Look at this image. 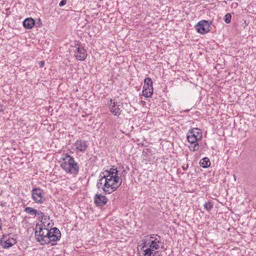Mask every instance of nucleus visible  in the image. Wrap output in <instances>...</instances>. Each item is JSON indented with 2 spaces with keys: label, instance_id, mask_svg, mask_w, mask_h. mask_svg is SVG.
<instances>
[{
  "label": "nucleus",
  "instance_id": "25",
  "mask_svg": "<svg viewBox=\"0 0 256 256\" xmlns=\"http://www.w3.org/2000/svg\"><path fill=\"white\" fill-rule=\"evenodd\" d=\"M66 3V0H62L61 2L59 4L60 6H63Z\"/></svg>",
  "mask_w": 256,
  "mask_h": 256
},
{
  "label": "nucleus",
  "instance_id": "20",
  "mask_svg": "<svg viewBox=\"0 0 256 256\" xmlns=\"http://www.w3.org/2000/svg\"><path fill=\"white\" fill-rule=\"evenodd\" d=\"M204 208L208 211H210L213 208V204L211 202H205L204 205Z\"/></svg>",
  "mask_w": 256,
  "mask_h": 256
},
{
  "label": "nucleus",
  "instance_id": "18",
  "mask_svg": "<svg viewBox=\"0 0 256 256\" xmlns=\"http://www.w3.org/2000/svg\"><path fill=\"white\" fill-rule=\"evenodd\" d=\"M24 212L30 215L36 216L37 210L32 207H26Z\"/></svg>",
  "mask_w": 256,
  "mask_h": 256
},
{
  "label": "nucleus",
  "instance_id": "1",
  "mask_svg": "<svg viewBox=\"0 0 256 256\" xmlns=\"http://www.w3.org/2000/svg\"><path fill=\"white\" fill-rule=\"evenodd\" d=\"M122 182V178L118 176V170L113 166L109 170L100 172L96 188L105 194H110L121 186Z\"/></svg>",
  "mask_w": 256,
  "mask_h": 256
},
{
  "label": "nucleus",
  "instance_id": "11",
  "mask_svg": "<svg viewBox=\"0 0 256 256\" xmlns=\"http://www.w3.org/2000/svg\"><path fill=\"white\" fill-rule=\"evenodd\" d=\"M50 232L48 234L49 244L52 242H55L60 240L61 237V233L60 230L57 228H54L49 230Z\"/></svg>",
  "mask_w": 256,
  "mask_h": 256
},
{
  "label": "nucleus",
  "instance_id": "29",
  "mask_svg": "<svg viewBox=\"0 0 256 256\" xmlns=\"http://www.w3.org/2000/svg\"><path fill=\"white\" fill-rule=\"evenodd\" d=\"M56 244V243H52V246H54Z\"/></svg>",
  "mask_w": 256,
  "mask_h": 256
},
{
  "label": "nucleus",
  "instance_id": "6",
  "mask_svg": "<svg viewBox=\"0 0 256 256\" xmlns=\"http://www.w3.org/2000/svg\"><path fill=\"white\" fill-rule=\"evenodd\" d=\"M186 138L190 143L196 142L202 138V131L198 128H192L188 130Z\"/></svg>",
  "mask_w": 256,
  "mask_h": 256
},
{
  "label": "nucleus",
  "instance_id": "12",
  "mask_svg": "<svg viewBox=\"0 0 256 256\" xmlns=\"http://www.w3.org/2000/svg\"><path fill=\"white\" fill-rule=\"evenodd\" d=\"M108 198L102 194H96L94 197V202L97 206H103L107 203Z\"/></svg>",
  "mask_w": 256,
  "mask_h": 256
},
{
  "label": "nucleus",
  "instance_id": "8",
  "mask_svg": "<svg viewBox=\"0 0 256 256\" xmlns=\"http://www.w3.org/2000/svg\"><path fill=\"white\" fill-rule=\"evenodd\" d=\"M74 56L78 60H84L87 57V52L80 42H76Z\"/></svg>",
  "mask_w": 256,
  "mask_h": 256
},
{
  "label": "nucleus",
  "instance_id": "14",
  "mask_svg": "<svg viewBox=\"0 0 256 256\" xmlns=\"http://www.w3.org/2000/svg\"><path fill=\"white\" fill-rule=\"evenodd\" d=\"M74 146L76 150L80 152H84L86 150L88 146L86 144V142L82 140H78L74 144Z\"/></svg>",
  "mask_w": 256,
  "mask_h": 256
},
{
  "label": "nucleus",
  "instance_id": "28",
  "mask_svg": "<svg viewBox=\"0 0 256 256\" xmlns=\"http://www.w3.org/2000/svg\"><path fill=\"white\" fill-rule=\"evenodd\" d=\"M2 223L1 219L0 218V230H2Z\"/></svg>",
  "mask_w": 256,
  "mask_h": 256
},
{
  "label": "nucleus",
  "instance_id": "10",
  "mask_svg": "<svg viewBox=\"0 0 256 256\" xmlns=\"http://www.w3.org/2000/svg\"><path fill=\"white\" fill-rule=\"evenodd\" d=\"M139 246H140V250H138L140 256H157L158 254V252L154 251L142 242Z\"/></svg>",
  "mask_w": 256,
  "mask_h": 256
},
{
  "label": "nucleus",
  "instance_id": "17",
  "mask_svg": "<svg viewBox=\"0 0 256 256\" xmlns=\"http://www.w3.org/2000/svg\"><path fill=\"white\" fill-rule=\"evenodd\" d=\"M210 164L209 158L207 157L202 158L199 162L200 166L205 168L210 166Z\"/></svg>",
  "mask_w": 256,
  "mask_h": 256
},
{
  "label": "nucleus",
  "instance_id": "21",
  "mask_svg": "<svg viewBox=\"0 0 256 256\" xmlns=\"http://www.w3.org/2000/svg\"><path fill=\"white\" fill-rule=\"evenodd\" d=\"M122 168H123L122 172L120 173H118L119 176H120L121 178H122V176H124L125 174L128 173V172L129 170V168L128 166H126L125 168H124V166H122Z\"/></svg>",
  "mask_w": 256,
  "mask_h": 256
},
{
  "label": "nucleus",
  "instance_id": "15",
  "mask_svg": "<svg viewBox=\"0 0 256 256\" xmlns=\"http://www.w3.org/2000/svg\"><path fill=\"white\" fill-rule=\"evenodd\" d=\"M35 24L34 20L31 18H26L23 22V26L27 29L32 28Z\"/></svg>",
  "mask_w": 256,
  "mask_h": 256
},
{
  "label": "nucleus",
  "instance_id": "4",
  "mask_svg": "<svg viewBox=\"0 0 256 256\" xmlns=\"http://www.w3.org/2000/svg\"><path fill=\"white\" fill-rule=\"evenodd\" d=\"M141 242L146 245L147 246L156 251L159 249L161 246L163 247L161 242V237L157 234H151L148 236H145L144 239L141 240Z\"/></svg>",
  "mask_w": 256,
  "mask_h": 256
},
{
  "label": "nucleus",
  "instance_id": "7",
  "mask_svg": "<svg viewBox=\"0 0 256 256\" xmlns=\"http://www.w3.org/2000/svg\"><path fill=\"white\" fill-rule=\"evenodd\" d=\"M212 22L202 20L194 26L196 31L200 34H206L210 31V26Z\"/></svg>",
  "mask_w": 256,
  "mask_h": 256
},
{
  "label": "nucleus",
  "instance_id": "26",
  "mask_svg": "<svg viewBox=\"0 0 256 256\" xmlns=\"http://www.w3.org/2000/svg\"><path fill=\"white\" fill-rule=\"evenodd\" d=\"M40 67H42L44 66V61H41L40 62Z\"/></svg>",
  "mask_w": 256,
  "mask_h": 256
},
{
  "label": "nucleus",
  "instance_id": "2",
  "mask_svg": "<svg viewBox=\"0 0 256 256\" xmlns=\"http://www.w3.org/2000/svg\"><path fill=\"white\" fill-rule=\"evenodd\" d=\"M62 159L64 162L60 164V166L66 172L74 175L78 174L80 170L79 166L72 156L66 154L65 157Z\"/></svg>",
  "mask_w": 256,
  "mask_h": 256
},
{
  "label": "nucleus",
  "instance_id": "13",
  "mask_svg": "<svg viewBox=\"0 0 256 256\" xmlns=\"http://www.w3.org/2000/svg\"><path fill=\"white\" fill-rule=\"evenodd\" d=\"M5 238L6 236H3L0 240V244L4 248H8L16 242V240L13 238L5 239Z\"/></svg>",
  "mask_w": 256,
  "mask_h": 256
},
{
  "label": "nucleus",
  "instance_id": "9",
  "mask_svg": "<svg viewBox=\"0 0 256 256\" xmlns=\"http://www.w3.org/2000/svg\"><path fill=\"white\" fill-rule=\"evenodd\" d=\"M32 198L37 204H42L44 201L43 190L39 188H33L31 191Z\"/></svg>",
  "mask_w": 256,
  "mask_h": 256
},
{
  "label": "nucleus",
  "instance_id": "24",
  "mask_svg": "<svg viewBox=\"0 0 256 256\" xmlns=\"http://www.w3.org/2000/svg\"><path fill=\"white\" fill-rule=\"evenodd\" d=\"M192 144H194V148H193V151H196L198 150L199 148L198 144V142H194Z\"/></svg>",
  "mask_w": 256,
  "mask_h": 256
},
{
  "label": "nucleus",
  "instance_id": "19",
  "mask_svg": "<svg viewBox=\"0 0 256 256\" xmlns=\"http://www.w3.org/2000/svg\"><path fill=\"white\" fill-rule=\"evenodd\" d=\"M152 83L153 82L152 78H146L144 79V86H153Z\"/></svg>",
  "mask_w": 256,
  "mask_h": 256
},
{
  "label": "nucleus",
  "instance_id": "27",
  "mask_svg": "<svg viewBox=\"0 0 256 256\" xmlns=\"http://www.w3.org/2000/svg\"><path fill=\"white\" fill-rule=\"evenodd\" d=\"M188 168V164H186V166H182V168L184 170H186Z\"/></svg>",
  "mask_w": 256,
  "mask_h": 256
},
{
  "label": "nucleus",
  "instance_id": "23",
  "mask_svg": "<svg viewBox=\"0 0 256 256\" xmlns=\"http://www.w3.org/2000/svg\"><path fill=\"white\" fill-rule=\"evenodd\" d=\"M36 215L39 216V220L42 222V220L44 218V220L46 219V217L44 214L41 211H38L37 210V214Z\"/></svg>",
  "mask_w": 256,
  "mask_h": 256
},
{
  "label": "nucleus",
  "instance_id": "3",
  "mask_svg": "<svg viewBox=\"0 0 256 256\" xmlns=\"http://www.w3.org/2000/svg\"><path fill=\"white\" fill-rule=\"evenodd\" d=\"M45 222H42L41 224H36L35 228V238L36 240L42 245L49 244L48 234H50L49 229L46 228Z\"/></svg>",
  "mask_w": 256,
  "mask_h": 256
},
{
  "label": "nucleus",
  "instance_id": "22",
  "mask_svg": "<svg viewBox=\"0 0 256 256\" xmlns=\"http://www.w3.org/2000/svg\"><path fill=\"white\" fill-rule=\"evenodd\" d=\"M232 16L230 14H227L224 17V20L226 23L230 24L231 22Z\"/></svg>",
  "mask_w": 256,
  "mask_h": 256
},
{
  "label": "nucleus",
  "instance_id": "5",
  "mask_svg": "<svg viewBox=\"0 0 256 256\" xmlns=\"http://www.w3.org/2000/svg\"><path fill=\"white\" fill-rule=\"evenodd\" d=\"M124 105L128 106L126 103H123L121 102H117L114 98L110 99L108 102L109 110L114 116H119L122 112V108Z\"/></svg>",
  "mask_w": 256,
  "mask_h": 256
},
{
  "label": "nucleus",
  "instance_id": "16",
  "mask_svg": "<svg viewBox=\"0 0 256 256\" xmlns=\"http://www.w3.org/2000/svg\"><path fill=\"white\" fill-rule=\"evenodd\" d=\"M153 86H143L142 95L146 98H150L153 94Z\"/></svg>",
  "mask_w": 256,
  "mask_h": 256
}]
</instances>
